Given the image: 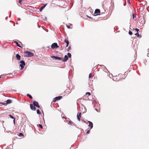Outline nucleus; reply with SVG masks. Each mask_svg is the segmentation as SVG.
I'll use <instances>...</instances> for the list:
<instances>
[{
	"label": "nucleus",
	"instance_id": "a211bd4d",
	"mask_svg": "<svg viewBox=\"0 0 149 149\" xmlns=\"http://www.w3.org/2000/svg\"><path fill=\"white\" fill-rule=\"evenodd\" d=\"M26 95L27 97H29L31 99H32V98H33L31 96V95L29 94H27Z\"/></svg>",
	"mask_w": 149,
	"mask_h": 149
},
{
	"label": "nucleus",
	"instance_id": "aec40b11",
	"mask_svg": "<svg viewBox=\"0 0 149 149\" xmlns=\"http://www.w3.org/2000/svg\"><path fill=\"white\" fill-rule=\"evenodd\" d=\"M67 55H68V58H70L71 57V54L70 53H68V54H67Z\"/></svg>",
	"mask_w": 149,
	"mask_h": 149
},
{
	"label": "nucleus",
	"instance_id": "1a4fd4ad",
	"mask_svg": "<svg viewBox=\"0 0 149 149\" xmlns=\"http://www.w3.org/2000/svg\"><path fill=\"white\" fill-rule=\"evenodd\" d=\"M68 59V56L66 55H65L64 57V58L63 60H62V61L63 62H65Z\"/></svg>",
	"mask_w": 149,
	"mask_h": 149
},
{
	"label": "nucleus",
	"instance_id": "20e7f679",
	"mask_svg": "<svg viewBox=\"0 0 149 149\" xmlns=\"http://www.w3.org/2000/svg\"><path fill=\"white\" fill-rule=\"evenodd\" d=\"M51 48L53 49L59 47L58 46V45L56 43H53L51 45Z\"/></svg>",
	"mask_w": 149,
	"mask_h": 149
},
{
	"label": "nucleus",
	"instance_id": "a18cd8bd",
	"mask_svg": "<svg viewBox=\"0 0 149 149\" xmlns=\"http://www.w3.org/2000/svg\"><path fill=\"white\" fill-rule=\"evenodd\" d=\"M99 15L98 14H96L95 15H94V16H97V15Z\"/></svg>",
	"mask_w": 149,
	"mask_h": 149
},
{
	"label": "nucleus",
	"instance_id": "473e14b6",
	"mask_svg": "<svg viewBox=\"0 0 149 149\" xmlns=\"http://www.w3.org/2000/svg\"><path fill=\"white\" fill-rule=\"evenodd\" d=\"M71 49V47L70 46L67 49V51H69V50Z\"/></svg>",
	"mask_w": 149,
	"mask_h": 149
},
{
	"label": "nucleus",
	"instance_id": "7ed1b4c3",
	"mask_svg": "<svg viewBox=\"0 0 149 149\" xmlns=\"http://www.w3.org/2000/svg\"><path fill=\"white\" fill-rule=\"evenodd\" d=\"M51 57L55 60H61L62 59L61 58L57 56H51Z\"/></svg>",
	"mask_w": 149,
	"mask_h": 149
},
{
	"label": "nucleus",
	"instance_id": "37998d69",
	"mask_svg": "<svg viewBox=\"0 0 149 149\" xmlns=\"http://www.w3.org/2000/svg\"><path fill=\"white\" fill-rule=\"evenodd\" d=\"M20 19L19 18H18V20H20Z\"/></svg>",
	"mask_w": 149,
	"mask_h": 149
},
{
	"label": "nucleus",
	"instance_id": "3c124183",
	"mask_svg": "<svg viewBox=\"0 0 149 149\" xmlns=\"http://www.w3.org/2000/svg\"><path fill=\"white\" fill-rule=\"evenodd\" d=\"M102 66H104L103 65H102Z\"/></svg>",
	"mask_w": 149,
	"mask_h": 149
},
{
	"label": "nucleus",
	"instance_id": "7c9ffc66",
	"mask_svg": "<svg viewBox=\"0 0 149 149\" xmlns=\"http://www.w3.org/2000/svg\"><path fill=\"white\" fill-rule=\"evenodd\" d=\"M23 0H19V3L21 4Z\"/></svg>",
	"mask_w": 149,
	"mask_h": 149
},
{
	"label": "nucleus",
	"instance_id": "72a5a7b5",
	"mask_svg": "<svg viewBox=\"0 0 149 149\" xmlns=\"http://www.w3.org/2000/svg\"><path fill=\"white\" fill-rule=\"evenodd\" d=\"M64 42H67L68 41V39H67L66 38H65V39L64 40Z\"/></svg>",
	"mask_w": 149,
	"mask_h": 149
},
{
	"label": "nucleus",
	"instance_id": "2f4dec72",
	"mask_svg": "<svg viewBox=\"0 0 149 149\" xmlns=\"http://www.w3.org/2000/svg\"><path fill=\"white\" fill-rule=\"evenodd\" d=\"M91 77H92V74H91V73H90L89 74V78H90Z\"/></svg>",
	"mask_w": 149,
	"mask_h": 149
},
{
	"label": "nucleus",
	"instance_id": "c85d7f7f",
	"mask_svg": "<svg viewBox=\"0 0 149 149\" xmlns=\"http://www.w3.org/2000/svg\"><path fill=\"white\" fill-rule=\"evenodd\" d=\"M39 127L41 128V129H42L43 128V127L42 125L41 124H39Z\"/></svg>",
	"mask_w": 149,
	"mask_h": 149
},
{
	"label": "nucleus",
	"instance_id": "b1692460",
	"mask_svg": "<svg viewBox=\"0 0 149 149\" xmlns=\"http://www.w3.org/2000/svg\"><path fill=\"white\" fill-rule=\"evenodd\" d=\"M9 116L11 118L13 119L15 118L11 115H9Z\"/></svg>",
	"mask_w": 149,
	"mask_h": 149
},
{
	"label": "nucleus",
	"instance_id": "f03ea898",
	"mask_svg": "<svg viewBox=\"0 0 149 149\" xmlns=\"http://www.w3.org/2000/svg\"><path fill=\"white\" fill-rule=\"evenodd\" d=\"M20 66L21 67L20 70H22L24 68V66L25 65V63L23 60H21L20 62Z\"/></svg>",
	"mask_w": 149,
	"mask_h": 149
},
{
	"label": "nucleus",
	"instance_id": "cd10ccee",
	"mask_svg": "<svg viewBox=\"0 0 149 149\" xmlns=\"http://www.w3.org/2000/svg\"><path fill=\"white\" fill-rule=\"evenodd\" d=\"M129 34L130 35H131L132 34V33L131 31H130L129 32Z\"/></svg>",
	"mask_w": 149,
	"mask_h": 149
},
{
	"label": "nucleus",
	"instance_id": "603ef678",
	"mask_svg": "<svg viewBox=\"0 0 149 149\" xmlns=\"http://www.w3.org/2000/svg\"><path fill=\"white\" fill-rule=\"evenodd\" d=\"M0 78H1V77L0 76Z\"/></svg>",
	"mask_w": 149,
	"mask_h": 149
},
{
	"label": "nucleus",
	"instance_id": "0eeeda50",
	"mask_svg": "<svg viewBox=\"0 0 149 149\" xmlns=\"http://www.w3.org/2000/svg\"><path fill=\"white\" fill-rule=\"evenodd\" d=\"M88 123H89V124L88 125V126L90 127V130L92 129L93 127V123L90 121H88Z\"/></svg>",
	"mask_w": 149,
	"mask_h": 149
},
{
	"label": "nucleus",
	"instance_id": "6e6552de",
	"mask_svg": "<svg viewBox=\"0 0 149 149\" xmlns=\"http://www.w3.org/2000/svg\"><path fill=\"white\" fill-rule=\"evenodd\" d=\"M30 107L31 109L32 110L34 111H35L36 110V108L33 104H30Z\"/></svg>",
	"mask_w": 149,
	"mask_h": 149
},
{
	"label": "nucleus",
	"instance_id": "8fccbe9b",
	"mask_svg": "<svg viewBox=\"0 0 149 149\" xmlns=\"http://www.w3.org/2000/svg\"><path fill=\"white\" fill-rule=\"evenodd\" d=\"M84 122L85 123V122H86V121L84 120Z\"/></svg>",
	"mask_w": 149,
	"mask_h": 149
},
{
	"label": "nucleus",
	"instance_id": "f257e3e1",
	"mask_svg": "<svg viewBox=\"0 0 149 149\" xmlns=\"http://www.w3.org/2000/svg\"><path fill=\"white\" fill-rule=\"evenodd\" d=\"M25 54H26V56L28 57H31L33 56V54L29 51H25Z\"/></svg>",
	"mask_w": 149,
	"mask_h": 149
},
{
	"label": "nucleus",
	"instance_id": "de8ad7c7",
	"mask_svg": "<svg viewBox=\"0 0 149 149\" xmlns=\"http://www.w3.org/2000/svg\"><path fill=\"white\" fill-rule=\"evenodd\" d=\"M125 5H126V3H125V4H124V6H125Z\"/></svg>",
	"mask_w": 149,
	"mask_h": 149
},
{
	"label": "nucleus",
	"instance_id": "c9c22d12",
	"mask_svg": "<svg viewBox=\"0 0 149 149\" xmlns=\"http://www.w3.org/2000/svg\"><path fill=\"white\" fill-rule=\"evenodd\" d=\"M36 107L39 108H40V106L39 105V104L38 106H36Z\"/></svg>",
	"mask_w": 149,
	"mask_h": 149
},
{
	"label": "nucleus",
	"instance_id": "4468645a",
	"mask_svg": "<svg viewBox=\"0 0 149 149\" xmlns=\"http://www.w3.org/2000/svg\"><path fill=\"white\" fill-rule=\"evenodd\" d=\"M33 104L34 105L35 107H36L38 106L39 104L36 101H34L33 102Z\"/></svg>",
	"mask_w": 149,
	"mask_h": 149
},
{
	"label": "nucleus",
	"instance_id": "393cba45",
	"mask_svg": "<svg viewBox=\"0 0 149 149\" xmlns=\"http://www.w3.org/2000/svg\"><path fill=\"white\" fill-rule=\"evenodd\" d=\"M66 47H67L69 45V41H68L67 42H66Z\"/></svg>",
	"mask_w": 149,
	"mask_h": 149
},
{
	"label": "nucleus",
	"instance_id": "09e8293b",
	"mask_svg": "<svg viewBox=\"0 0 149 149\" xmlns=\"http://www.w3.org/2000/svg\"><path fill=\"white\" fill-rule=\"evenodd\" d=\"M38 27L40 28V26H38Z\"/></svg>",
	"mask_w": 149,
	"mask_h": 149
},
{
	"label": "nucleus",
	"instance_id": "c03bdc74",
	"mask_svg": "<svg viewBox=\"0 0 149 149\" xmlns=\"http://www.w3.org/2000/svg\"><path fill=\"white\" fill-rule=\"evenodd\" d=\"M95 110L97 111L98 112H99V111H98V110L97 109H95Z\"/></svg>",
	"mask_w": 149,
	"mask_h": 149
},
{
	"label": "nucleus",
	"instance_id": "bb28decb",
	"mask_svg": "<svg viewBox=\"0 0 149 149\" xmlns=\"http://www.w3.org/2000/svg\"><path fill=\"white\" fill-rule=\"evenodd\" d=\"M136 17V14H134V13L133 14V19H134V17Z\"/></svg>",
	"mask_w": 149,
	"mask_h": 149
},
{
	"label": "nucleus",
	"instance_id": "ea45409f",
	"mask_svg": "<svg viewBox=\"0 0 149 149\" xmlns=\"http://www.w3.org/2000/svg\"><path fill=\"white\" fill-rule=\"evenodd\" d=\"M13 121V122H14V123L15 124V118L14 119Z\"/></svg>",
	"mask_w": 149,
	"mask_h": 149
},
{
	"label": "nucleus",
	"instance_id": "5701e85b",
	"mask_svg": "<svg viewBox=\"0 0 149 149\" xmlns=\"http://www.w3.org/2000/svg\"><path fill=\"white\" fill-rule=\"evenodd\" d=\"M88 130L86 132L87 134H89V133L90 132V130H90V129H89V128H88Z\"/></svg>",
	"mask_w": 149,
	"mask_h": 149
},
{
	"label": "nucleus",
	"instance_id": "6ab92c4d",
	"mask_svg": "<svg viewBox=\"0 0 149 149\" xmlns=\"http://www.w3.org/2000/svg\"><path fill=\"white\" fill-rule=\"evenodd\" d=\"M19 136H20V137H23L24 136V135L22 133H19Z\"/></svg>",
	"mask_w": 149,
	"mask_h": 149
},
{
	"label": "nucleus",
	"instance_id": "f704fd0d",
	"mask_svg": "<svg viewBox=\"0 0 149 149\" xmlns=\"http://www.w3.org/2000/svg\"><path fill=\"white\" fill-rule=\"evenodd\" d=\"M135 30L137 31V32H138V31H139V29H137V28H136V29H135Z\"/></svg>",
	"mask_w": 149,
	"mask_h": 149
},
{
	"label": "nucleus",
	"instance_id": "dca6fc26",
	"mask_svg": "<svg viewBox=\"0 0 149 149\" xmlns=\"http://www.w3.org/2000/svg\"><path fill=\"white\" fill-rule=\"evenodd\" d=\"M14 42L15 43V44L18 47H20V48H22V47H21V46H20L19 44V43H18V42L16 41H14Z\"/></svg>",
	"mask_w": 149,
	"mask_h": 149
},
{
	"label": "nucleus",
	"instance_id": "4c0bfd02",
	"mask_svg": "<svg viewBox=\"0 0 149 149\" xmlns=\"http://www.w3.org/2000/svg\"><path fill=\"white\" fill-rule=\"evenodd\" d=\"M67 27L68 29H70V26L68 25H67Z\"/></svg>",
	"mask_w": 149,
	"mask_h": 149
},
{
	"label": "nucleus",
	"instance_id": "a19ab883",
	"mask_svg": "<svg viewBox=\"0 0 149 149\" xmlns=\"http://www.w3.org/2000/svg\"><path fill=\"white\" fill-rule=\"evenodd\" d=\"M127 1H128V3H130V2L129 0H128Z\"/></svg>",
	"mask_w": 149,
	"mask_h": 149
},
{
	"label": "nucleus",
	"instance_id": "412c9836",
	"mask_svg": "<svg viewBox=\"0 0 149 149\" xmlns=\"http://www.w3.org/2000/svg\"><path fill=\"white\" fill-rule=\"evenodd\" d=\"M135 35H137V36L138 38H141V36H140L139 33L138 32H137V33H135Z\"/></svg>",
	"mask_w": 149,
	"mask_h": 149
},
{
	"label": "nucleus",
	"instance_id": "f3484780",
	"mask_svg": "<svg viewBox=\"0 0 149 149\" xmlns=\"http://www.w3.org/2000/svg\"><path fill=\"white\" fill-rule=\"evenodd\" d=\"M143 20V18H141V19L139 20V22L141 24H142V25L143 24H144L145 22L143 23L142 22Z\"/></svg>",
	"mask_w": 149,
	"mask_h": 149
},
{
	"label": "nucleus",
	"instance_id": "2eb2a0df",
	"mask_svg": "<svg viewBox=\"0 0 149 149\" xmlns=\"http://www.w3.org/2000/svg\"><path fill=\"white\" fill-rule=\"evenodd\" d=\"M68 124H70L72 125L75 126L76 125L73 122H72V121H69Z\"/></svg>",
	"mask_w": 149,
	"mask_h": 149
},
{
	"label": "nucleus",
	"instance_id": "9b49d317",
	"mask_svg": "<svg viewBox=\"0 0 149 149\" xmlns=\"http://www.w3.org/2000/svg\"><path fill=\"white\" fill-rule=\"evenodd\" d=\"M81 113H80L79 114L78 113L77 115V119L79 121H80V118H81Z\"/></svg>",
	"mask_w": 149,
	"mask_h": 149
},
{
	"label": "nucleus",
	"instance_id": "ddd939ff",
	"mask_svg": "<svg viewBox=\"0 0 149 149\" xmlns=\"http://www.w3.org/2000/svg\"><path fill=\"white\" fill-rule=\"evenodd\" d=\"M100 13V10L98 9H96L95 10V14L99 13Z\"/></svg>",
	"mask_w": 149,
	"mask_h": 149
},
{
	"label": "nucleus",
	"instance_id": "49530a36",
	"mask_svg": "<svg viewBox=\"0 0 149 149\" xmlns=\"http://www.w3.org/2000/svg\"><path fill=\"white\" fill-rule=\"evenodd\" d=\"M94 101L96 103V101L95 100H94Z\"/></svg>",
	"mask_w": 149,
	"mask_h": 149
},
{
	"label": "nucleus",
	"instance_id": "f8f14e48",
	"mask_svg": "<svg viewBox=\"0 0 149 149\" xmlns=\"http://www.w3.org/2000/svg\"><path fill=\"white\" fill-rule=\"evenodd\" d=\"M16 56L17 60H20L21 56L18 54H16Z\"/></svg>",
	"mask_w": 149,
	"mask_h": 149
},
{
	"label": "nucleus",
	"instance_id": "79ce46f5",
	"mask_svg": "<svg viewBox=\"0 0 149 149\" xmlns=\"http://www.w3.org/2000/svg\"><path fill=\"white\" fill-rule=\"evenodd\" d=\"M68 92H70V89H68Z\"/></svg>",
	"mask_w": 149,
	"mask_h": 149
},
{
	"label": "nucleus",
	"instance_id": "e433bc0d",
	"mask_svg": "<svg viewBox=\"0 0 149 149\" xmlns=\"http://www.w3.org/2000/svg\"><path fill=\"white\" fill-rule=\"evenodd\" d=\"M118 75L120 77H121L122 76H123L121 74H119Z\"/></svg>",
	"mask_w": 149,
	"mask_h": 149
},
{
	"label": "nucleus",
	"instance_id": "9d476101",
	"mask_svg": "<svg viewBox=\"0 0 149 149\" xmlns=\"http://www.w3.org/2000/svg\"><path fill=\"white\" fill-rule=\"evenodd\" d=\"M47 3H46L45 4H44L43 6H42L39 9L40 11L41 12L42 10L47 5Z\"/></svg>",
	"mask_w": 149,
	"mask_h": 149
},
{
	"label": "nucleus",
	"instance_id": "39448f33",
	"mask_svg": "<svg viewBox=\"0 0 149 149\" xmlns=\"http://www.w3.org/2000/svg\"><path fill=\"white\" fill-rule=\"evenodd\" d=\"M62 97L61 96L56 97L54 99L53 102H56L57 100H59L62 98Z\"/></svg>",
	"mask_w": 149,
	"mask_h": 149
},
{
	"label": "nucleus",
	"instance_id": "58836bf2",
	"mask_svg": "<svg viewBox=\"0 0 149 149\" xmlns=\"http://www.w3.org/2000/svg\"><path fill=\"white\" fill-rule=\"evenodd\" d=\"M87 16L89 18H91V19H92L93 18L91 17H90V16H88L87 15Z\"/></svg>",
	"mask_w": 149,
	"mask_h": 149
},
{
	"label": "nucleus",
	"instance_id": "a878e982",
	"mask_svg": "<svg viewBox=\"0 0 149 149\" xmlns=\"http://www.w3.org/2000/svg\"><path fill=\"white\" fill-rule=\"evenodd\" d=\"M42 19L44 21H46L47 20V18L46 17H44V18L42 17Z\"/></svg>",
	"mask_w": 149,
	"mask_h": 149
},
{
	"label": "nucleus",
	"instance_id": "4be33fe9",
	"mask_svg": "<svg viewBox=\"0 0 149 149\" xmlns=\"http://www.w3.org/2000/svg\"><path fill=\"white\" fill-rule=\"evenodd\" d=\"M37 113L38 114H40L41 113V112L39 109H38L37 110Z\"/></svg>",
	"mask_w": 149,
	"mask_h": 149
},
{
	"label": "nucleus",
	"instance_id": "423d86ee",
	"mask_svg": "<svg viewBox=\"0 0 149 149\" xmlns=\"http://www.w3.org/2000/svg\"><path fill=\"white\" fill-rule=\"evenodd\" d=\"M6 103H1V104H2L7 105V104L11 103L12 102V100H11L8 99V100H6Z\"/></svg>",
	"mask_w": 149,
	"mask_h": 149
},
{
	"label": "nucleus",
	"instance_id": "c756f323",
	"mask_svg": "<svg viewBox=\"0 0 149 149\" xmlns=\"http://www.w3.org/2000/svg\"><path fill=\"white\" fill-rule=\"evenodd\" d=\"M86 95H91V93L90 92H87L86 93Z\"/></svg>",
	"mask_w": 149,
	"mask_h": 149
}]
</instances>
